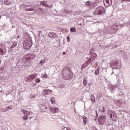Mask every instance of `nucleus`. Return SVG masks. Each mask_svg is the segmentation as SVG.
I'll return each mask as SVG.
<instances>
[{"mask_svg":"<svg viewBox=\"0 0 130 130\" xmlns=\"http://www.w3.org/2000/svg\"><path fill=\"white\" fill-rule=\"evenodd\" d=\"M62 76L65 80H71L73 78V74L69 67H65L62 70Z\"/></svg>","mask_w":130,"mask_h":130,"instance_id":"nucleus-1","label":"nucleus"},{"mask_svg":"<svg viewBox=\"0 0 130 130\" xmlns=\"http://www.w3.org/2000/svg\"><path fill=\"white\" fill-rule=\"evenodd\" d=\"M110 65L111 68H113V72H114V69L117 70L120 69L121 67L119 63V61H118L117 59H114L113 60L111 61Z\"/></svg>","mask_w":130,"mask_h":130,"instance_id":"nucleus-2","label":"nucleus"},{"mask_svg":"<svg viewBox=\"0 0 130 130\" xmlns=\"http://www.w3.org/2000/svg\"><path fill=\"white\" fill-rule=\"evenodd\" d=\"M106 10L103 6H99L97 7L94 12V14L95 15H103L105 14Z\"/></svg>","mask_w":130,"mask_h":130,"instance_id":"nucleus-3","label":"nucleus"},{"mask_svg":"<svg viewBox=\"0 0 130 130\" xmlns=\"http://www.w3.org/2000/svg\"><path fill=\"white\" fill-rule=\"evenodd\" d=\"M23 46L25 49H30L32 46L31 40H25L23 42Z\"/></svg>","mask_w":130,"mask_h":130,"instance_id":"nucleus-4","label":"nucleus"},{"mask_svg":"<svg viewBox=\"0 0 130 130\" xmlns=\"http://www.w3.org/2000/svg\"><path fill=\"white\" fill-rule=\"evenodd\" d=\"M98 120L99 124H101V125H103V124H105V122H106V116L105 115L99 116Z\"/></svg>","mask_w":130,"mask_h":130,"instance_id":"nucleus-5","label":"nucleus"},{"mask_svg":"<svg viewBox=\"0 0 130 130\" xmlns=\"http://www.w3.org/2000/svg\"><path fill=\"white\" fill-rule=\"evenodd\" d=\"M7 53L6 46L3 44H0V55H5Z\"/></svg>","mask_w":130,"mask_h":130,"instance_id":"nucleus-6","label":"nucleus"},{"mask_svg":"<svg viewBox=\"0 0 130 130\" xmlns=\"http://www.w3.org/2000/svg\"><path fill=\"white\" fill-rule=\"evenodd\" d=\"M35 58V54H28L24 56L25 61H30L32 59Z\"/></svg>","mask_w":130,"mask_h":130,"instance_id":"nucleus-7","label":"nucleus"},{"mask_svg":"<svg viewBox=\"0 0 130 130\" xmlns=\"http://www.w3.org/2000/svg\"><path fill=\"white\" fill-rule=\"evenodd\" d=\"M115 104H116L117 106H119V107H124V105H125L124 103L120 100L115 101Z\"/></svg>","mask_w":130,"mask_h":130,"instance_id":"nucleus-8","label":"nucleus"},{"mask_svg":"<svg viewBox=\"0 0 130 130\" xmlns=\"http://www.w3.org/2000/svg\"><path fill=\"white\" fill-rule=\"evenodd\" d=\"M37 77V74H32L29 76L27 77V81L28 82H32V80H34L35 78Z\"/></svg>","mask_w":130,"mask_h":130,"instance_id":"nucleus-9","label":"nucleus"},{"mask_svg":"<svg viewBox=\"0 0 130 130\" xmlns=\"http://www.w3.org/2000/svg\"><path fill=\"white\" fill-rule=\"evenodd\" d=\"M115 75L116 76V78L118 79L119 82H120L119 80L122 78V73L119 71V70H118L116 72H115Z\"/></svg>","mask_w":130,"mask_h":130,"instance_id":"nucleus-10","label":"nucleus"},{"mask_svg":"<svg viewBox=\"0 0 130 130\" xmlns=\"http://www.w3.org/2000/svg\"><path fill=\"white\" fill-rule=\"evenodd\" d=\"M58 37L57 34L54 32H49L48 34V37H49V38H57Z\"/></svg>","mask_w":130,"mask_h":130,"instance_id":"nucleus-11","label":"nucleus"},{"mask_svg":"<svg viewBox=\"0 0 130 130\" xmlns=\"http://www.w3.org/2000/svg\"><path fill=\"white\" fill-rule=\"evenodd\" d=\"M85 7H87V8H92L93 6V2L91 1H87L85 3Z\"/></svg>","mask_w":130,"mask_h":130,"instance_id":"nucleus-12","label":"nucleus"},{"mask_svg":"<svg viewBox=\"0 0 130 130\" xmlns=\"http://www.w3.org/2000/svg\"><path fill=\"white\" fill-rule=\"evenodd\" d=\"M50 111L52 113H57L58 112V108L56 107L51 108Z\"/></svg>","mask_w":130,"mask_h":130,"instance_id":"nucleus-13","label":"nucleus"},{"mask_svg":"<svg viewBox=\"0 0 130 130\" xmlns=\"http://www.w3.org/2000/svg\"><path fill=\"white\" fill-rule=\"evenodd\" d=\"M40 108L42 111H46V110L47 109V107L44 105H41L40 106Z\"/></svg>","mask_w":130,"mask_h":130,"instance_id":"nucleus-14","label":"nucleus"},{"mask_svg":"<svg viewBox=\"0 0 130 130\" xmlns=\"http://www.w3.org/2000/svg\"><path fill=\"white\" fill-rule=\"evenodd\" d=\"M21 112H23V113H24V114H26V115H28L30 114V112H28L25 109H22L21 110Z\"/></svg>","mask_w":130,"mask_h":130,"instance_id":"nucleus-15","label":"nucleus"},{"mask_svg":"<svg viewBox=\"0 0 130 130\" xmlns=\"http://www.w3.org/2000/svg\"><path fill=\"white\" fill-rule=\"evenodd\" d=\"M115 87H114V86H113V85H111V86H110L109 89H110V91L111 92H112V93H114V90H115Z\"/></svg>","mask_w":130,"mask_h":130,"instance_id":"nucleus-16","label":"nucleus"},{"mask_svg":"<svg viewBox=\"0 0 130 130\" xmlns=\"http://www.w3.org/2000/svg\"><path fill=\"white\" fill-rule=\"evenodd\" d=\"M17 45H18V42L17 41H14L12 45L11 46V48H15Z\"/></svg>","mask_w":130,"mask_h":130,"instance_id":"nucleus-17","label":"nucleus"},{"mask_svg":"<svg viewBox=\"0 0 130 130\" xmlns=\"http://www.w3.org/2000/svg\"><path fill=\"white\" fill-rule=\"evenodd\" d=\"M9 109H12V107L8 106V107H6V109H2V111L3 112H6V111H8V110H9Z\"/></svg>","mask_w":130,"mask_h":130,"instance_id":"nucleus-18","label":"nucleus"},{"mask_svg":"<svg viewBox=\"0 0 130 130\" xmlns=\"http://www.w3.org/2000/svg\"><path fill=\"white\" fill-rule=\"evenodd\" d=\"M95 60V58L92 57H90L88 60H87L88 62H89V63H91V62H92V61H94V60Z\"/></svg>","mask_w":130,"mask_h":130,"instance_id":"nucleus-19","label":"nucleus"},{"mask_svg":"<svg viewBox=\"0 0 130 130\" xmlns=\"http://www.w3.org/2000/svg\"><path fill=\"white\" fill-rule=\"evenodd\" d=\"M83 84L84 86L86 87L88 85V80L86 78H83Z\"/></svg>","mask_w":130,"mask_h":130,"instance_id":"nucleus-20","label":"nucleus"},{"mask_svg":"<svg viewBox=\"0 0 130 130\" xmlns=\"http://www.w3.org/2000/svg\"><path fill=\"white\" fill-rule=\"evenodd\" d=\"M82 119L83 120V124H86V123H87V120H88V118L86 116H84L83 117Z\"/></svg>","mask_w":130,"mask_h":130,"instance_id":"nucleus-21","label":"nucleus"},{"mask_svg":"<svg viewBox=\"0 0 130 130\" xmlns=\"http://www.w3.org/2000/svg\"><path fill=\"white\" fill-rule=\"evenodd\" d=\"M90 100L92 103H95V96H94V95L92 94L91 95Z\"/></svg>","mask_w":130,"mask_h":130,"instance_id":"nucleus-22","label":"nucleus"},{"mask_svg":"<svg viewBox=\"0 0 130 130\" xmlns=\"http://www.w3.org/2000/svg\"><path fill=\"white\" fill-rule=\"evenodd\" d=\"M4 4L6 5H11V4H12V2H11L9 0H5L4 1Z\"/></svg>","mask_w":130,"mask_h":130,"instance_id":"nucleus-23","label":"nucleus"},{"mask_svg":"<svg viewBox=\"0 0 130 130\" xmlns=\"http://www.w3.org/2000/svg\"><path fill=\"white\" fill-rule=\"evenodd\" d=\"M70 31L71 33H74V32H75L77 31V29L75 28V27H71L70 28Z\"/></svg>","mask_w":130,"mask_h":130,"instance_id":"nucleus-24","label":"nucleus"},{"mask_svg":"<svg viewBox=\"0 0 130 130\" xmlns=\"http://www.w3.org/2000/svg\"><path fill=\"white\" fill-rule=\"evenodd\" d=\"M91 57H93V58H96L97 57V54L95 53H92V54H90Z\"/></svg>","mask_w":130,"mask_h":130,"instance_id":"nucleus-25","label":"nucleus"},{"mask_svg":"<svg viewBox=\"0 0 130 130\" xmlns=\"http://www.w3.org/2000/svg\"><path fill=\"white\" fill-rule=\"evenodd\" d=\"M61 129H62V130H72V129H71V128L68 127H66L64 126H62L61 127Z\"/></svg>","mask_w":130,"mask_h":130,"instance_id":"nucleus-26","label":"nucleus"},{"mask_svg":"<svg viewBox=\"0 0 130 130\" xmlns=\"http://www.w3.org/2000/svg\"><path fill=\"white\" fill-rule=\"evenodd\" d=\"M26 11H28V12L34 11V7H31L30 8H26Z\"/></svg>","mask_w":130,"mask_h":130,"instance_id":"nucleus-27","label":"nucleus"},{"mask_svg":"<svg viewBox=\"0 0 130 130\" xmlns=\"http://www.w3.org/2000/svg\"><path fill=\"white\" fill-rule=\"evenodd\" d=\"M50 101H51V103H52V104H53V103L55 102V99H54V98L53 97H52L50 99Z\"/></svg>","mask_w":130,"mask_h":130,"instance_id":"nucleus-28","label":"nucleus"},{"mask_svg":"<svg viewBox=\"0 0 130 130\" xmlns=\"http://www.w3.org/2000/svg\"><path fill=\"white\" fill-rule=\"evenodd\" d=\"M56 121H57V122H61V121H62V119L61 118L58 117L56 118Z\"/></svg>","mask_w":130,"mask_h":130,"instance_id":"nucleus-29","label":"nucleus"},{"mask_svg":"<svg viewBox=\"0 0 130 130\" xmlns=\"http://www.w3.org/2000/svg\"><path fill=\"white\" fill-rule=\"evenodd\" d=\"M99 70H100V68L99 67L97 69V70H96L95 71V72H94V74L95 75H99Z\"/></svg>","mask_w":130,"mask_h":130,"instance_id":"nucleus-30","label":"nucleus"},{"mask_svg":"<svg viewBox=\"0 0 130 130\" xmlns=\"http://www.w3.org/2000/svg\"><path fill=\"white\" fill-rule=\"evenodd\" d=\"M35 82L36 83H40V82H41V80H40V78H37L35 79Z\"/></svg>","mask_w":130,"mask_h":130,"instance_id":"nucleus-31","label":"nucleus"},{"mask_svg":"<svg viewBox=\"0 0 130 130\" xmlns=\"http://www.w3.org/2000/svg\"><path fill=\"white\" fill-rule=\"evenodd\" d=\"M22 118L23 120H27V119H28V116L25 115L24 116H23Z\"/></svg>","mask_w":130,"mask_h":130,"instance_id":"nucleus-32","label":"nucleus"},{"mask_svg":"<svg viewBox=\"0 0 130 130\" xmlns=\"http://www.w3.org/2000/svg\"><path fill=\"white\" fill-rule=\"evenodd\" d=\"M114 114V112H112L110 114V117L111 118V119H112V118L113 117V115Z\"/></svg>","mask_w":130,"mask_h":130,"instance_id":"nucleus-33","label":"nucleus"},{"mask_svg":"<svg viewBox=\"0 0 130 130\" xmlns=\"http://www.w3.org/2000/svg\"><path fill=\"white\" fill-rule=\"evenodd\" d=\"M117 115L115 113H114V115H113V118H112V119H116Z\"/></svg>","mask_w":130,"mask_h":130,"instance_id":"nucleus-34","label":"nucleus"},{"mask_svg":"<svg viewBox=\"0 0 130 130\" xmlns=\"http://www.w3.org/2000/svg\"><path fill=\"white\" fill-rule=\"evenodd\" d=\"M48 91H49V90L47 89H45L44 90V94H45V95H47V94H48Z\"/></svg>","mask_w":130,"mask_h":130,"instance_id":"nucleus-35","label":"nucleus"},{"mask_svg":"<svg viewBox=\"0 0 130 130\" xmlns=\"http://www.w3.org/2000/svg\"><path fill=\"white\" fill-rule=\"evenodd\" d=\"M59 88L60 89H63V88H64V86L62 84H61V85H59Z\"/></svg>","mask_w":130,"mask_h":130,"instance_id":"nucleus-36","label":"nucleus"},{"mask_svg":"<svg viewBox=\"0 0 130 130\" xmlns=\"http://www.w3.org/2000/svg\"><path fill=\"white\" fill-rule=\"evenodd\" d=\"M41 5H42L43 6H46V3H45V2H41Z\"/></svg>","mask_w":130,"mask_h":130,"instance_id":"nucleus-37","label":"nucleus"},{"mask_svg":"<svg viewBox=\"0 0 130 130\" xmlns=\"http://www.w3.org/2000/svg\"><path fill=\"white\" fill-rule=\"evenodd\" d=\"M67 41L68 42H70L71 41V38H70L69 36L67 37Z\"/></svg>","mask_w":130,"mask_h":130,"instance_id":"nucleus-38","label":"nucleus"},{"mask_svg":"<svg viewBox=\"0 0 130 130\" xmlns=\"http://www.w3.org/2000/svg\"><path fill=\"white\" fill-rule=\"evenodd\" d=\"M47 77H48L47 75L45 74L43 75V78H44V79H47Z\"/></svg>","mask_w":130,"mask_h":130,"instance_id":"nucleus-39","label":"nucleus"},{"mask_svg":"<svg viewBox=\"0 0 130 130\" xmlns=\"http://www.w3.org/2000/svg\"><path fill=\"white\" fill-rule=\"evenodd\" d=\"M21 8H25V7H26V4H22L21 5Z\"/></svg>","mask_w":130,"mask_h":130,"instance_id":"nucleus-40","label":"nucleus"},{"mask_svg":"<svg viewBox=\"0 0 130 130\" xmlns=\"http://www.w3.org/2000/svg\"><path fill=\"white\" fill-rule=\"evenodd\" d=\"M102 112H105V109L103 107L101 110Z\"/></svg>","mask_w":130,"mask_h":130,"instance_id":"nucleus-41","label":"nucleus"},{"mask_svg":"<svg viewBox=\"0 0 130 130\" xmlns=\"http://www.w3.org/2000/svg\"><path fill=\"white\" fill-rule=\"evenodd\" d=\"M106 3H107L108 5H110V4H109V0H106Z\"/></svg>","mask_w":130,"mask_h":130,"instance_id":"nucleus-42","label":"nucleus"},{"mask_svg":"<svg viewBox=\"0 0 130 130\" xmlns=\"http://www.w3.org/2000/svg\"><path fill=\"white\" fill-rule=\"evenodd\" d=\"M45 62V61H44V60H41L40 62V63H43Z\"/></svg>","mask_w":130,"mask_h":130,"instance_id":"nucleus-43","label":"nucleus"},{"mask_svg":"<svg viewBox=\"0 0 130 130\" xmlns=\"http://www.w3.org/2000/svg\"><path fill=\"white\" fill-rule=\"evenodd\" d=\"M92 129L93 130H98V129L96 128V127H93Z\"/></svg>","mask_w":130,"mask_h":130,"instance_id":"nucleus-44","label":"nucleus"},{"mask_svg":"<svg viewBox=\"0 0 130 130\" xmlns=\"http://www.w3.org/2000/svg\"><path fill=\"white\" fill-rule=\"evenodd\" d=\"M122 2H130V0H122Z\"/></svg>","mask_w":130,"mask_h":130,"instance_id":"nucleus-45","label":"nucleus"},{"mask_svg":"<svg viewBox=\"0 0 130 130\" xmlns=\"http://www.w3.org/2000/svg\"><path fill=\"white\" fill-rule=\"evenodd\" d=\"M46 6L48 8H51L50 6L48 4H46Z\"/></svg>","mask_w":130,"mask_h":130,"instance_id":"nucleus-46","label":"nucleus"},{"mask_svg":"<svg viewBox=\"0 0 130 130\" xmlns=\"http://www.w3.org/2000/svg\"><path fill=\"white\" fill-rule=\"evenodd\" d=\"M99 32H100V33H101V32H102V30L101 29H99Z\"/></svg>","mask_w":130,"mask_h":130,"instance_id":"nucleus-47","label":"nucleus"},{"mask_svg":"<svg viewBox=\"0 0 130 130\" xmlns=\"http://www.w3.org/2000/svg\"><path fill=\"white\" fill-rule=\"evenodd\" d=\"M62 54H63V55H64V54H66V52H63Z\"/></svg>","mask_w":130,"mask_h":130,"instance_id":"nucleus-48","label":"nucleus"},{"mask_svg":"<svg viewBox=\"0 0 130 130\" xmlns=\"http://www.w3.org/2000/svg\"><path fill=\"white\" fill-rule=\"evenodd\" d=\"M110 130H114V129L113 127H112L110 129Z\"/></svg>","mask_w":130,"mask_h":130,"instance_id":"nucleus-49","label":"nucleus"},{"mask_svg":"<svg viewBox=\"0 0 130 130\" xmlns=\"http://www.w3.org/2000/svg\"><path fill=\"white\" fill-rule=\"evenodd\" d=\"M95 112H96V116H98V113H97V111H96Z\"/></svg>","mask_w":130,"mask_h":130,"instance_id":"nucleus-50","label":"nucleus"},{"mask_svg":"<svg viewBox=\"0 0 130 130\" xmlns=\"http://www.w3.org/2000/svg\"><path fill=\"white\" fill-rule=\"evenodd\" d=\"M115 31H117V30H118V28H115Z\"/></svg>","mask_w":130,"mask_h":130,"instance_id":"nucleus-51","label":"nucleus"},{"mask_svg":"<svg viewBox=\"0 0 130 130\" xmlns=\"http://www.w3.org/2000/svg\"><path fill=\"white\" fill-rule=\"evenodd\" d=\"M35 98V95H32V97H31V98Z\"/></svg>","mask_w":130,"mask_h":130,"instance_id":"nucleus-52","label":"nucleus"},{"mask_svg":"<svg viewBox=\"0 0 130 130\" xmlns=\"http://www.w3.org/2000/svg\"><path fill=\"white\" fill-rule=\"evenodd\" d=\"M17 38H20V36H18L17 37Z\"/></svg>","mask_w":130,"mask_h":130,"instance_id":"nucleus-53","label":"nucleus"},{"mask_svg":"<svg viewBox=\"0 0 130 130\" xmlns=\"http://www.w3.org/2000/svg\"><path fill=\"white\" fill-rule=\"evenodd\" d=\"M1 63H2V60L1 59H0V64H1Z\"/></svg>","mask_w":130,"mask_h":130,"instance_id":"nucleus-54","label":"nucleus"},{"mask_svg":"<svg viewBox=\"0 0 130 130\" xmlns=\"http://www.w3.org/2000/svg\"><path fill=\"white\" fill-rule=\"evenodd\" d=\"M28 7H30V5H27L26 6V8Z\"/></svg>","mask_w":130,"mask_h":130,"instance_id":"nucleus-55","label":"nucleus"},{"mask_svg":"<svg viewBox=\"0 0 130 130\" xmlns=\"http://www.w3.org/2000/svg\"><path fill=\"white\" fill-rule=\"evenodd\" d=\"M48 91H49L50 92H51V90L48 89Z\"/></svg>","mask_w":130,"mask_h":130,"instance_id":"nucleus-56","label":"nucleus"},{"mask_svg":"<svg viewBox=\"0 0 130 130\" xmlns=\"http://www.w3.org/2000/svg\"><path fill=\"white\" fill-rule=\"evenodd\" d=\"M1 17H2V16H1V15H0V19H1Z\"/></svg>","mask_w":130,"mask_h":130,"instance_id":"nucleus-57","label":"nucleus"},{"mask_svg":"<svg viewBox=\"0 0 130 130\" xmlns=\"http://www.w3.org/2000/svg\"><path fill=\"white\" fill-rule=\"evenodd\" d=\"M120 26H122V24H120Z\"/></svg>","mask_w":130,"mask_h":130,"instance_id":"nucleus-58","label":"nucleus"},{"mask_svg":"<svg viewBox=\"0 0 130 130\" xmlns=\"http://www.w3.org/2000/svg\"><path fill=\"white\" fill-rule=\"evenodd\" d=\"M100 46L101 47V45H100Z\"/></svg>","mask_w":130,"mask_h":130,"instance_id":"nucleus-59","label":"nucleus"}]
</instances>
